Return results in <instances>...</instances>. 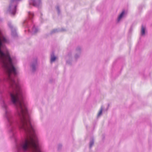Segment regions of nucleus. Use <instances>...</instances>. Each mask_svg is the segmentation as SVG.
<instances>
[{"mask_svg":"<svg viewBox=\"0 0 152 152\" xmlns=\"http://www.w3.org/2000/svg\"><path fill=\"white\" fill-rule=\"evenodd\" d=\"M21 0H11L7 11L12 15H14L16 11V7L18 1Z\"/></svg>","mask_w":152,"mask_h":152,"instance_id":"nucleus-1","label":"nucleus"},{"mask_svg":"<svg viewBox=\"0 0 152 152\" xmlns=\"http://www.w3.org/2000/svg\"><path fill=\"white\" fill-rule=\"evenodd\" d=\"M81 52L82 49L81 47L79 46L77 47L74 52V57L76 61L80 58Z\"/></svg>","mask_w":152,"mask_h":152,"instance_id":"nucleus-2","label":"nucleus"},{"mask_svg":"<svg viewBox=\"0 0 152 152\" xmlns=\"http://www.w3.org/2000/svg\"><path fill=\"white\" fill-rule=\"evenodd\" d=\"M28 15L29 16V18L25 20L23 22V26L26 28H28L29 25L28 24V21L29 20V19H30L31 20L32 22L31 19L34 16V14L31 12L29 11L28 12Z\"/></svg>","mask_w":152,"mask_h":152,"instance_id":"nucleus-3","label":"nucleus"},{"mask_svg":"<svg viewBox=\"0 0 152 152\" xmlns=\"http://www.w3.org/2000/svg\"><path fill=\"white\" fill-rule=\"evenodd\" d=\"M29 4L39 8L41 5L42 2L41 0H29Z\"/></svg>","mask_w":152,"mask_h":152,"instance_id":"nucleus-4","label":"nucleus"},{"mask_svg":"<svg viewBox=\"0 0 152 152\" xmlns=\"http://www.w3.org/2000/svg\"><path fill=\"white\" fill-rule=\"evenodd\" d=\"M66 63L71 65L72 59V52H69L65 57Z\"/></svg>","mask_w":152,"mask_h":152,"instance_id":"nucleus-5","label":"nucleus"},{"mask_svg":"<svg viewBox=\"0 0 152 152\" xmlns=\"http://www.w3.org/2000/svg\"><path fill=\"white\" fill-rule=\"evenodd\" d=\"M37 65V58L34 59L32 62L31 65V67L32 68V70L33 72H34L36 69V66Z\"/></svg>","mask_w":152,"mask_h":152,"instance_id":"nucleus-6","label":"nucleus"},{"mask_svg":"<svg viewBox=\"0 0 152 152\" xmlns=\"http://www.w3.org/2000/svg\"><path fill=\"white\" fill-rule=\"evenodd\" d=\"M11 35L12 37L16 38L17 37L18 34L16 32V29L15 28H14V29L11 30Z\"/></svg>","mask_w":152,"mask_h":152,"instance_id":"nucleus-7","label":"nucleus"},{"mask_svg":"<svg viewBox=\"0 0 152 152\" xmlns=\"http://www.w3.org/2000/svg\"><path fill=\"white\" fill-rule=\"evenodd\" d=\"M94 140L93 137H91L90 140L89 147L91 149L94 144Z\"/></svg>","mask_w":152,"mask_h":152,"instance_id":"nucleus-8","label":"nucleus"},{"mask_svg":"<svg viewBox=\"0 0 152 152\" xmlns=\"http://www.w3.org/2000/svg\"><path fill=\"white\" fill-rule=\"evenodd\" d=\"M125 14V10H123L121 13L119 15L118 17L117 22H118L120 21V20L124 17V15Z\"/></svg>","mask_w":152,"mask_h":152,"instance_id":"nucleus-9","label":"nucleus"},{"mask_svg":"<svg viewBox=\"0 0 152 152\" xmlns=\"http://www.w3.org/2000/svg\"><path fill=\"white\" fill-rule=\"evenodd\" d=\"M39 31V29L37 27H35L34 25L32 28V31L31 32V33L32 34H35L37 33Z\"/></svg>","mask_w":152,"mask_h":152,"instance_id":"nucleus-10","label":"nucleus"},{"mask_svg":"<svg viewBox=\"0 0 152 152\" xmlns=\"http://www.w3.org/2000/svg\"><path fill=\"white\" fill-rule=\"evenodd\" d=\"M56 59V57L55 56L54 52H52L51 55L50 61L51 62H53L55 61Z\"/></svg>","mask_w":152,"mask_h":152,"instance_id":"nucleus-11","label":"nucleus"},{"mask_svg":"<svg viewBox=\"0 0 152 152\" xmlns=\"http://www.w3.org/2000/svg\"><path fill=\"white\" fill-rule=\"evenodd\" d=\"M146 30V28L143 25H142L141 27V35L143 36H144L145 34V31Z\"/></svg>","mask_w":152,"mask_h":152,"instance_id":"nucleus-12","label":"nucleus"},{"mask_svg":"<svg viewBox=\"0 0 152 152\" xmlns=\"http://www.w3.org/2000/svg\"><path fill=\"white\" fill-rule=\"evenodd\" d=\"M59 31L58 30V29H54L52 30L51 31V32H50V34H53L55 33L58 32Z\"/></svg>","mask_w":152,"mask_h":152,"instance_id":"nucleus-13","label":"nucleus"},{"mask_svg":"<svg viewBox=\"0 0 152 152\" xmlns=\"http://www.w3.org/2000/svg\"><path fill=\"white\" fill-rule=\"evenodd\" d=\"M56 9L57 11L58 14L59 15L61 13L60 10L59 6L57 5L56 7Z\"/></svg>","mask_w":152,"mask_h":152,"instance_id":"nucleus-14","label":"nucleus"},{"mask_svg":"<svg viewBox=\"0 0 152 152\" xmlns=\"http://www.w3.org/2000/svg\"><path fill=\"white\" fill-rule=\"evenodd\" d=\"M102 107H101L100 110L98 114V115H97L98 116H100L102 114Z\"/></svg>","mask_w":152,"mask_h":152,"instance_id":"nucleus-15","label":"nucleus"},{"mask_svg":"<svg viewBox=\"0 0 152 152\" xmlns=\"http://www.w3.org/2000/svg\"><path fill=\"white\" fill-rule=\"evenodd\" d=\"M8 26L11 29V30H12V29H14L13 26L10 23H8Z\"/></svg>","mask_w":152,"mask_h":152,"instance_id":"nucleus-16","label":"nucleus"},{"mask_svg":"<svg viewBox=\"0 0 152 152\" xmlns=\"http://www.w3.org/2000/svg\"><path fill=\"white\" fill-rule=\"evenodd\" d=\"M62 145H61V144L59 145H58V150H59L60 149H61L62 147Z\"/></svg>","mask_w":152,"mask_h":152,"instance_id":"nucleus-17","label":"nucleus"},{"mask_svg":"<svg viewBox=\"0 0 152 152\" xmlns=\"http://www.w3.org/2000/svg\"><path fill=\"white\" fill-rule=\"evenodd\" d=\"M65 30L64 29H62L61 30V31H65Z\"/></svg>","mask_w":152,"mask_h":152,"instance_id":"nucleus-18","label":"nucleus"},{"mask_svg":"<svg viewBox=\"0 0 152 152\" xmlns=\"http://www.w3.org/2000/svg\"><path fill=\"white\" fill-rule=\"evenodd\" d=\"M41 17H40V18L42 19V14H41Z\"/></svg>","mask_w":152,"mask_h":152,"instance_id":"nucleus-19","label":"nucleus"},{"mask_svg":"<svg viewBox=\"0 0 152 152\" xmlns=\"http://www.w3.org/2000/svg\"><path fill=\"white\" fill-rule=\"evenodd\" d=\"M132 30V28H131L130 29V31H131V30Z\"/></svg>","mask_w":152,"mask_h":152,"instance_id":"nucleus-20","label":"nucleus"},{"mask_svg":"<svg viewBox=\"0 0 152 152\" xmlns=\"http://www.w3.org/2000/svg\"><path fill=\"white\" fill-rule=\"evenodd\" d=\"M29 31V29H28V31Z\"/></svg>","mask_w":152,"mask_h":152,"instance_id":"nucleus-21","label":"nucleus"}]
</instances>
